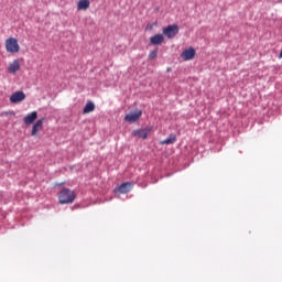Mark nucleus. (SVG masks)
<instances>
[{"instance_id": "13", "label": "nucleus", "mask_w": 282, "mask_h": 282, "mask_svg": "<svg viewBox=\"0 0 282 282\" xmlns=\"http://www.w3.org/2000/svg\"><path fill=\"white\" fill-rule=\"evenodd\" d=\"M117 191L121 194H127V193H130L131 192V183L129 182H126V183H122L118 188Z\"/></svg>"}, {"instance_id": "18", "label": "nucleus", "mask_w": 282, "mask_h": 282, "mask_svg": "<svg viewBox=\"0 0 282 282\" xmlns=\"http://www.w3.org/2000/svg\"><path fill=\"white\" fill-rule=\"evenodd\" d=\"M74 199H76V195L72 194V202H74Z\"/></svg>"}, {"instance_id": "12", "label": "nucleus", "mask_w": 282, "mask_h": 282, "mask_svg": "<svg viewBox=\"0 0 282 282\" xmlns=\"http://www.w3.org/2000/svg\"><path fill=\"white\" fill-rule=\"evenodd\" d=\"M89 6H91V2L89 0H79L77 2V10L78 11L89 10Z\"/></svg>"}, {"instance_id": "11", "label": "nucleus", "mask_w": 282, "mask_h": 282, "mask_svg": "<svg viewBox=\"0 0 282 282\" xmlns=\"http://www.w3.org/2000/svg\"><path fill=\"white\" fill-rule=\"evenodd\" d=\"M151 45H162L164 43V35L163 34H155L150 37Z\"/></svg>"}, {"instance_id": "8", "label": "nucleus", "mask_w": 282, "mask_h": 282, "mask_svg": "<svg viewBox=\"0 0 282 282\" xmlns=\"http://www.w3.org/2000/svg\"><path fill=\"white\" fill-rule=\"evenodd\" d=\"M195 48L189 47L181 53V58H183V61H193L195 58Z\"/></svg>"}, {"instance_id": "9", "label": "nucleus", "mask_w": 282, "mask_h": 282, "mask_svg": "<svg viewBox=\"0 0 282 282\" xmlns=\"http://www.w3.org/2000/svg\"><path fill=\"white\" fill-rule=\"evenodd\" d=\"M36 118H39V112L32 111L24 117L23 122L26 126L34 124Z\"/></svg>"}, {"instance_id": "17", "label": "nucleus", "mask_w": 282, "mask_h": 282, "mask_svg": "<svg viewBox=\"0 0 282 282\" xmlns=\"http://www.w3.org/2000/svg\"><path fill=\"white\" fill-rule=\"evenodd\" d=\"M155 25H156V24H148L147 28H145V30H150V31H151V30H153V28H155Z\"/></svg>"}, {"instance_id": "15", "label": "nucleus", "mask_w": 282, "mask_h": 282, "mask_svg": "<svg viewBox=\"0 0 282 282\" xmlns=\"http://www.w3.org/2000/svg\"><path fill=\"white\" fill-rule=\"evenodd\" d=\"M175 142H177V135L175 134H171L170 138L160 141V144L164 145V144H175Z\"/></svg>"}, {"instance_id": "4", "label": "nucleus", "mask_w": 282, "mask_h": 282, "mask_svg": "<svg viewBox=\"0 0 282 282\" xmlns=\"http://www.w3.org/2000/svg\"><path fill=\"white\" fill-rule=\"evenodd\" d=\"M58 199L59 204H69L72 202V192L67 188L62 189Z\"/></svg>"}, {"instance_id": "10", "label": "nucleus", "mask_w": 282, "mask_h": 282, "mask_svg": "<svg viewBox=\"0 0 282 282\" xmlns=\"http://www.w3.org/2000/svg\"><path fill=\"white\" fill-rule=\"evenodd\" d=\"M21 69V62L19 59H14L12 63L8 66L9 74H17Z\"/></svg>"}, {"instance_id": "7", "label": "nucleus", "mask_w": 282, "mask_h": 282, "mask_svg": "<svg viewBox=\"0 0 282 282\" xmlns=\"http://www.w3.org/2000/svg\"><path fill=\"white\" fill-rule=\"evenodd\" d=\"M43 122H45V118L39 119L32 127L31 135H39L40 131H43Z\"/></svg>"}, {"instance_id": "5", "label": "nucleus", "mask_w": 282, "mask_h": 282, "mask_svg": "<svg viewBox=\"0 0 282 282\" xmlns=\"http://www.w3.org/2000/svg\"><path fill=\"white\" fill-rule=\"evenodd\" d=\"M142 118V110H134L126 115V122H138V120Z\"/></svg>"}, {"instance_id": "2", "label": "nucleus", "mask_w": 282, "mask_h": 282, "mask_svg": "<svg viewBox=\"0 0 282 282\" xmlns=\"http://www.w3.org/2000/svg\"><path fill=\"white\" fill-rule=\"evenodd\" d=\"M163 34L166 39H175L180 34V26L177 24H172L163 29Z\"/></svg>"}, {"instance_id": "14", "label": "nucleus", "mask_w": 282, "mask_h": 282, "mask_svg": "<svg viewBox=\"0 0 282 282\" xmlns=\"http://www.w3.org/2000/svg\"><path fill=\"white\" fill-rule=\"evenodd\" d=\"M93 111H96V105L93 101H88L84 107L83 113H91Z\"/></svg>"}, {"instance_id": "16", "label": "nucleus", "mask_w": 282, "mask_h": 282, "mask_svg": "<svg viewBox=\"0 0 282 282\" xmlns=\"http://www.w3.org/2000/svg\"><path fill=\"white\" fill-rule=\"evenodd\" d=\"M149 58H150L151 61L158 58V50H154V51L150 52Z\"/></svg>"}, {"instance_id": "1", "label": "nucleus", "mask_w": 282, "mask_h": 282, "mask_svg": "<svg viewBox=\"0 0 282 282\" xmlns=\"http://www.w3.org/2000/svg\"><path fill=\"white\" fill-rule=\"evenodd\" d=\"M6 51L9 54H19L21 46H19V41L15 37H8L4 42Z\"/></svg>"}, {"instance_id": "3", "label": "nucleus", "mask_w": 282, "mask_h": 282, "mask_svg": "<svg viewBox=\"0 0 282 282\" xmlns=\"http://www.w3.org/2000/svg\"><path fill=\"white\" fill-rule=\"evenodd\" d=\"M151 131H153V128L147 127V128L133 130L132 135H134V138H140L141 140H147Z\"/></svg>"}, {"instance_id": "6", "label": "nucleus", "mask_w": 282, "mask_h": 282, "mask_svg": "<svg viewBox=\"0 0 282 282\" xmlns=\"http://www.w3.org/2000/svg\"><path fill=\"white\" fill-rule=\"evenodd\" d=\"M25 100V93L23 91H15L10 96V102L17 105L19 102H23Z\"/></svg>"}]
</instances>
